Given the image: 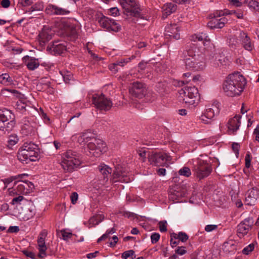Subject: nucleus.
I'll list each match as a JSON object with an SVG mask.
<instances>
[{
	"label": "nucleus",
	"mask_w": 259,
	"mask_h": 259,
	"mask_svg": "<svg viewBox=\"0 0 259 259\" xmlns=\"http://www.w3.org/2000/svg\"><path fill=\"white\" fill-rule=\"evenodd\" d=\"M246 84V80L240 72L229 74L224 81L223 90L228 96H239L243 92Z\"/></svg>",
	"instance_id": "obj_1"
},
{
	"label": "nucleus",
	"mask_w": 259,
	"mask_h": 259,
	"mask_svg": "<svg viewBox=\"0 0 259 259\" xmlns=\"http://www.w3.org/2000/svg\"><path fill=\"white\" fill-rule=\"evenodd\" d=\"M195 49L192 47L183 53L186 68L194 71L202 70L205 67V63L202 56L195 54Z\"/></svg>",
	"instance_id": "obj_2"
},
{
	"label": "nucleus",
	"mask_w": 259,
	"mask_h": 259,
	"mask_svg": "<svg viewBox=\"0 0 259 259\" xmlns=\"http://www.w3.org/2000/svg\"><path fill=\"white\" fill-rule=\"evenodd\" d=\"M61 165L66 172H72L77 168L81 162L77 153L72 150H68L62 156Z\"/></svg>",
	"instance_id": "obj_3"
},
{
	"label": "nucleus",
	"mask_w": 259,
	"mask_h": 259,
	"mask_svg": "<svg viewBox=\"0 0 259 259\" xmlns=\"http://www.w3.org/2000/svg\"><path fill=\"white\" fill-rule=\"evenodd\" d=\"M118 1L126 15L146 19V18L141 14L139 5L136 0H118Z\"/></svg>",
	"instance_id": "obj_4"
},
{
	"label": "nucleus",
	"mask_w": 259,
	"mask_h": 259,
	"mask_svg": "<svg viewBox=\"0 0 259 259\" xmlns=\"http://www.w3.org/2000/svg\"><path fill=\"white\" fill-rule=\"evenodd\" d=\"M15 125L14 116L12 113L5 110L0 112V130L4 133H9Z\"/></svg>",
	"instance_id": "obj_5"
},
{
	"label": "nucleus",
	"mask_w": 259,
	"mask_h": 259,
	"mask_svg": "<svg viewBox=\"0 0 259 259\" xmlns=\"http://www.w3.org/2000/svg\"><path fill=\"white\" fill-rule=\"evenodd\" d=\"M193 171L196 176L199 179L208 177L212 171L211 165L206 161L198 159L193 164Z\"/></svg>",
	"instance_id": "obj_6"
},
{
	"label": "nucleus",
	"mask_w": 259,
	"mask_h": 259,
	"mask_svg": "<svg viewBox=\"0 0 259 259\" xmlns=\"http://www.w3.org/2000/svg\"><path fill=\"white\" fill-rule=\"evenodd\" d=\"M180 95L183 98L184 102L189 105H194L199 97L198 91L195 86H187L183 89Z\"/></svg>",
	"instance_id": "obj_7"
},
{
	"label": "nucleus",
	"mask_w": 259,
	"mask_h": 259,
	"mask_svg": "<svg viewBox=\"0 0 259 259\" xmlns=\"http://www.w3.org/2000/svg\"><path fill=\"white\" fill-rule=\"evenodd\" d=\"M34 188L33 184L29 181H19L15 182L12 188L8 189L10 194H27Z\"/></svg>",
	"instance_id": "obj_8"
},
{
	"label": "nucleus",
	"mask_w": 259,
	"mask_h": 259,
	"mask_svg": "<svg viewBox=\"0 0 259 259\" xmlns=\"http://www.w3.org/2000/svg\"><path fill=\"white\" fill-rule=\"evenodd\" d=\"M148 158L151 164L157 166H163L166 161H170L171 159V157L166 153L154 152L150 153Z\"/></svg>",
	"instance_id": "obj_9"
},
{
	"label": "nucleus",
	"mask_w": 259,
	"mask_h": 259,
	"mask_svg": "<svg viewBox=\"0 0 259 259\" xmlns=\"http://www.w3.org/2000/svg\"><path fill=\"white\" fill-rule=\"evenodd\" d=\"M129 93L133 97L140 99L146 96L147 89L146 85L139 81L132 83L129 86Z\"/></svg>",
	"instance_id": "obj_10"
},
{
	"label": "nucleus",
	"mask_w": 259,
	"mask_h": 259,
	"mask_svg": "<svg viewBox=\"0 0 259 259\" xmlns=\"http://www.w3.org/2000/svg\"><path fill=\"white\" fill-rule=\"evenodd\" d=\"M99 25L108 31L118 32L121 30V25L118 24L114 20H111L105 16L102 17L98 21Z\"/></svg>",
	"instance_id": "obj_11"
},
{
	"label": "nucleus",
	"mask_w": 259,
	"mask_h": 259,
	"mask_svg": "<svg viewBox=\"0 0 259 259\" xmlns=\"http://www.w3.org/2000/svg\"><path fill=\"white\" fill-rule=\"evenodd\" d=\"M98 185H105L108 181L112 169L104 163H101L98 166Z\"/></svg>",
	"instance_id": "obj_12"
},
{
	"label": "nucleus",
	"mask_w": 259,
	"mask_h": 259,
	"mask_svg": "<svg viewBox=\"0 0 259 259\" xmlns=\"http://www.w3.org/2000/svg\"><path fill=\"white\" fill-rule=\"evenodd\" d=\"M219 112V108L215 105H212L206 109L204 113L200 117V119L205 124L210 123L211 120L218 115Z\"/></svg>",
	"instance_id": "obj_13"
},
{
	"label": "nucleus",
	"mask_w": 259,
	"mask_h": 259,
	"mask_svg": "<svg viewBox=\"0 0 259 259\" xmlns=\"http://www.w3.org/2000/svg\"><path fill=\"white\" fill-rule=\"evenodd\" d=\"M252 224V219L248 218L238 224L237 231L239 237L241 238L247 234L249 230L251 229Z\"/></svg>",
	"instance_id": "obj_14"
},
{
	"label": "nucleus",
	"mask_w": 259,
	"mask_h": 259,
	"mask_svg": "<svg viewBox=\"0 0 259 259\" xmlns=\"http://www.w3.org/2000/svg\"><path fill=\"white\" fill-rule=\"evenodd\" d=\"M18 159L22 162H26L27 163V160L31 161H35L39 158V153L37 152H30L26 150H19L17 154Z\"/></svg>",
	"instance_id": "obj_15"
},
{
	"label": "nucleus",
	"mask_w": 259,
	"mask_h": 259,
	"mask_svg": "<svg viewBox=\"0 0 259 259\" xmlns=\"http://www.w3.org/2000/svg\"><path fill=\"white\" fill-rule=\"evenodd\" d=\"M47 235V232L46 230L41 231L37 239V245L39 253L38 256L40 258H44L46 256V250L47 247L46 245L45 239Z\"/></svg>",
	"instance_id": "obj_16"
},
{
	"label": "nucleus",
	"mask_w": 259,
	"mask_h": 259,
	"mask_svg": "<svg viewBox=\"0 0 259 259\" xmlns=\"http://www.w3.org/2000/svg\"><path fill=\"white\" fill-rule=\"evenodd\" d=\"M258 197L259 188L257 187H253L247 191L245 199V203L248 205H253L255 204V203Z\"/></svg>",
	"instance_id": "obj_17"
},
{
	"label": "nucleus",
	"mask_w": 259,
	"mask_h": 259,
	"mask_svg": "<svg viewBox=\"0 0 259 259\" xmlns=\"http://www.w3.org/2000/svg\"><path fill=\"white\" fill-rule=\"evenodd\" d=\"M111 101L106 97L104 95L101 94L98 96V110L101 112L104 113L111 109L112 106Z\"/></svg>",
	"instance_id": "obj_18"
},
{
	"label": "nucleus",
	"mask_w": 259,
	"mask_h": 259,
	"mask_svg": "<svg viewBox=\"0 0 259 259\" xmlns=\"http://www.w3.org/2000/svg\"><path fill=\"white\" fill-rule=\"evenodd\" d=\"M53 34V32L49 26H44L38 35V40L40 45H44L46 42L51 40Z\"/></svg>",
	"instance_id": "obj_19"
},
{
	"label": "nucleus",
	"mask_w": 259,
	"mask_h": 259,
	"mask_svg": "<svg viewBox=\"0 0 259 259\" xmlns=\"http://www.w3.org/2000/svg\"><path fill=\"white\" fill-rule=\"evenodd\" d=\"M239 40L242 47L248 51H251L254 48V45L250 37L248 36L247 33L244 31H241L239 34Z\"/></svg>",
	"instance_id": "obj_20"
},
{
	"label": "nucleus",
	"mask_w": 259,
	"mask_h": 259,
	"mask_svg": "<svg viewBox=\"0 0 259 259\" xmlns=\"http://www.w3.org/2000/svg\"><path fill=\"white\" fill-rule=\"evenodd\" d=\"M111 180L112 183L117 182L128 183L131 181L130 178L127 176L125 171H123L119 168L116 169V170L114 171Z\"/></svg>",
	"instance_id": "obj_21"
},
{
	"label": "nucleus",
	"mask_w": 259,
	"mask_h": 259,
	"mask_svg": "<svg viewBox=\"0 0 259 259\" xmlns=\"http://www.w3.org/2000/svg\"><path fill=\"white\" fill-rule=\"evenodd\" d=\"M47 49L54 55L61 54L66 50V46L64 42L60 41H54L53 44L49 46Z\"/></svg>",
	"instance_id": "obj_22"
},
{
	"label": "nucleus",
	"mask_w": 259,
	"mask_h": 259,
	"mask_svg": "<svg viewBox=\"0 0 259 259\" xmlns=\"http://www.w3.org/2000/svg\"><path fill=\"white\" fill-rule=\"evenodd\" d=\"M46 12L50 15H64L68 14L70 11L66 9L50 4L46 8Z\"/></svg>",
	"instance_id": "obj_23"
},
{
	"label": "nucleus",
	"mask_w": 259,
	"mask_h": 259,
	"mask_svg": "<svg viewBox=\"0 0 259 259\" xmlns=\"http://www.w3.org/2000/svg\"><path fill=\"white\" fill-rule=\"evenodd\" d=\"M179 31V28L176 24L167 25L165 30V35L178 40L180 38Z\"/></svg>",
	"instance_id": "obj_24"
},
{
	"label": "nucleus",
	"mask_w": 259,
	"mask_h": 259,
	"mask_svg": "<svg viewBox=\"0 0 259 259\" xmlns=\"http://www.w3.org/2000/svg\"><path fill=\"white\" fill-rule=\"evenodd\" d=\"M241 115H236L233 118H231L228 122L229 132L231 134H235L236 131L240 126Z\"/></svg>",
	"instance_id": "obj_25"
},
{
	"label": "nucleus",
	"mask_w": 259,
	"mask_h": 259,
	"mask_svg": "<svg viewBox=\"0 0 259 259\" xmlns=\"http://www.w3.org/2000/svg\"><path fill=\"white\" fill-rule=\"evenodd\" d=\"M90 141H96V134L92 133L91 130L82 133L77 139L78 142L80 144L88 143Z\"/></svg>",
	"instance_id": "obj_26"
},
{
	"label": "nucleus",
	"mask_w": 259,
	"mask_h": 259,
	"mask_svg": "<svg viewBox=\"0 0 259 259\" xmlns=\"http://www.w3.org/2000/svg\"><path fill=\"white\" fill-rule=\"evenodd\" d=\"M228 22L226 17H222L220 19L214 18L207 23V26L211 29L222 28Z\"/></svg>",
	"instance_id": "obj_27"
},
{
	"label": "nucleus",
	"mask_w": 259,
	"mask_h": 259,
	"mask_svg": "<svg viewBox=\"0 0 259 259\" xmlns=\"http://www.w3.org/2000/svg\"><path fill=\"white\" fill-rule=\"evenodd\" d=\"M23 61L27 66L28 69L30 70H34L39 65L38 59L34 57L26 56L23 58Z\"/></svg>",
	"instance_id": "obj_28"
},
{
	"label": "nucleus",
	"mask_w": 259,
	"mask_h": 259,
	"mask_svg": "<svg viewBox=\"0 0 259 259\" xmlns=\"http://www.w3.org/2000/svg\"><path fill=\"white\" fill-rule=\"evenodd\" d=\"M162 9V17L165 18L176 11L177 6L171 3H167L163 5Z\"/></svg>",
	"instance_id": "obj_29"
},
{
	"label": "nucleus",
	"mask_w": 259,
	"mask_h": 259,
	"mask_svg": "<svg viewBox=\"0 0 259 259\" xmlns=\"http://www.w3.org/2000/svg\"><path fill=\"white\" fill-rule=\"evenodd\" d=\"M35 133V128L29 123H25L22 126L21 134L23 136H28L33 135Z\"/></svg>",
	"instance_id": "obj_30"
},
{
	"label": "nucleus",
	"mask_w": 259,
	"mask_h": 259,
	"mask_svg": "<svg viewBox=\"0 0 259 259\" xmlns=\"http://www.w3.org/2000/svg\"><path fill=\"white\" fill-rule=\"evenodd\" d=\"M20 150H26L30 152H37V153H39L38 146L31 142L24 143L23 146L20 148Z\"/></svg>",
	"instance_id": "obj_31"
},
{
	"label": "nucleus",
	"mask_w": 259,
	"mask_h": 259,
	"mask_svg": "<svg viewBox=\"0 0 259 259\" xmlns=\"http://www.w3.org/2000/svg\"><path fill=\"white\" fill-rule=\"evenodd\" d=\"M184 194L178 191H171L169 194V199L174 201L179 202Z\"/></svg>",
	"instance_id": "obj_32"
},
{
	"label": "nucleus",
	"mask_w": 259,
	"mask_h": 259,
	"mask_svg": "<svg viewBox=\"0 0 259 259\" xmlns=\"http://www.w3.org/2000/svg\"><path fill=\"white\" fill-rule=\"evenodd\" d=\"M244 4L251 9L259 11V3L255 0H245Z\"/></svg>",
	"instance_id": "obj_33"
},
{
	"label": "nucleus",
	"mask_w": 259,
	"mask_h": 259,
	"mask_svg": "<svg viewBox=\"0 0 259 259\" xmlns=\"http://www.w3.org/2000/svg\"><path fill=\"white\" fill-rule=\"evenodd\" d=\"M108 150L106 143L103 140L98 139V151L101 154L106 153Z\"/></svg>",
	"instance_id": "obj_34"
},
{
	"label": "nucleus",
	"mask_w": 259,
	"mask_h": 259,
	"mask_svg": "<svg viewBox=\"0 0 259 259\" xmlns=\"http://www.w3.org/2000/svg\"><path fill=\"white\" fill-rule=\"evenodd\" d=\"M196 39L199 41H202L204 46L207 45V42H209L210 38L206 33H201L195 35Z\"/></svg>",
	"instance_id": "obj_35"
},
{
	"label": "nucleus",
	"mask_w": 259,
	"mask_h": 259,
	"mask_svg": "<svg viewBox=\"0 0 259 259\" xmlns=\"http://www.w3.org/2000/svg\"><path fill=\"white\" fill-rule=\"evenodd\" d=\"M12 80L8 73L0 74V83L8 84L12 82Z\"/></svg>",
	"instance_id": "obj_36"
},
{
	"label": "nucleus",
	"mask_w": 259,
	"mask_h": 259,
	"mask_svg": "<svg viewBox=\"0 0 259 259\" xmlns=\"http://www.w3.org/2000/svg\"><path fill=\"white\" fill-rule=\"evenodd\" d=\"M96 143H97V140L95 141H90L88 142V147L90 150H91L90 153L92 154L93 155H95V154L97 153L96 152Z\"/></svg>",
	"instance_id": "obj_37"
},
{
	"label": "nucleus",
	"mask_w": 259,
	"mask_h": 259,
	"mask_svg": "<svg viewBox=\"0 0 259 259\" xmlns=\"http://www.w3.org/2000/svg\"><path fill=\"white\" fill-rule=\"evenodd\" d=\"M131 257L132 259L136 258L135 251L133 250H129L125 251L122 253L121 257L123 259H127L128 257Z\"/></svg>",
	"instance_id": "obj_38"
},
{
	"label": "nucleus",
	"mask_w": 259,
	"mask_h": 259,
	"mask_svg": "<svg viewBox=\"0 0 259 259\" xmlns=\"http://www.w3.org/2000/svg\"><path fill=\"white\" fill-rule=\"evenodd\" d=\"M179 174L181 176L189 177L191 175L190 169L188 167H183L179 171Z\"/></svg>",
	"instance_id": "obj_39"
},
{
	"label": "nucleus",
	"mask_w": 259,
	"mask_h": 259,
	"mask_svg": "<svg viewBox=\"0 0 259 259\" xmlns=\"http://www.w3.org/2000/svg\"><path fill=\"white\" fill-rule=\"evenodd\" d=\"M144 97L146 98V100L152 102L156 99L157 95L156 93H154L152 91H147L146 96H145Z\"/></svg>",
	"instance_id": "obj_40"
},
{
	"label": "nucleus",
	"mask_w": 259,
	"mask_h": 259,
	"mask_svg": "<svg viewBox=\"0 0 259 259\" xmlns=\"http://www.w3.org/2000/svg\"><path fill=\"white\" fill-rule=\"evenodd\" d=\"M226 14H230V15L234 14L238 19H242L243 18V12L241 10H239V11H235V10L227 11V12H226Z\"/></svg>",
	"instance_id": "obj_41"
},
{
	"label": "nucleus",
	"mask_w": 259,
	"mask_h": 259,
	"mask_svg": "<svg viewBox=\"0 0 259 259\" xmlns=\"http://www.w3.org/2000/svg\"><path fill=\"white\" fill-rule=\"evenodd\" d=\"M238 45V39L236 37L232 36L230 38L229 41V45L231 48L235 49L237 47Z\"/></svg>",
	"instance_id": "obj_42"
},
{
	"label": "nucleus",
	"mask_w": 259,
	"mask_h": 259,
	"mask_svg": "<svg viewBox=\"0 0 259 259\" xmlns=\"http://www.w3.org/2000/svg\"><path fill=\"white\" fill-rule=\"evenodd\" d=\"M60 232L62 234L63 239L66 241L71 238L73 235L71 232L67 231L65 229L62 230Z\"/></svg>",
	"instance_id": "obj_43"
},
{
	"label": "nucleus",
	"mask_w": 259,
	"mask_h": 259,
	"mask_svg": "<svg viewBox=\"0 0 259 259\" xmlns=\"http://www.w3.org/2000/svg\"><path fill=\"white\" fill-rule=\"evenodd\" d=\"M115 232V229L112 228L110 230L107 231L106 233L103 234L100 238H98V242L107 238L110 234H112Z\"/></svg>",
	"instance_id": "obj_44"
},
{
	"label": "nucleus",
	"mask_w": 259,
	"mask_h": 259,
	"mask_svg": "<svg viewBox=\"0 0 259 259\" xmlns=\"http://www.w3.org/2000/svg\"><path fill=\"white\" fill-rule=\"evenodd\" d=\"M62 75L66 83H69L73 77L71 73L70 72H65L64 74H62Z\"/></svg>",
	"instance_id": "obj_45"
},
{
	"label": "nucleus",
	"mask_w": 259,
	"mask_h": 259,
	"mask_svg": "<svg viewBox=\"0 0 259 259\" xmlns=\"http://www.w3.org/2000/svg\"><path fill=\"white\" fill-rule=\"evenodd\" d=\"M254 248V244L253 243H251L245 248L242 250V253L244 254H248L250 252H251Z\"/></svg>",
	"instance_id": "obj_46"
},
{
	"label": "nucleus",
	"mask_w": 259,
	"mask_h": 259,
	"mask_svg": "<svg viewBox=\"0 0 259 259\" xmlns=\"http://www.w3.org/2000/svg\"><path fill=\"white\" fill-rule=\"evenodd\" d=\"M159 230L161 232L167 231V222L166 221H160L158 223Z\"/></svg>",
	"instance_id": "obj_47"
},
{
	"label": "nucleus",
	"mask_w": 259,
	"mask_h": 259,
	"mask_svg": "<svg viewBox=\"0 0 259 259\" xmlns=\"http://www.w3.org/2000/svg\"><path fill=\"white\" fill-rule=\"evenodd\" d=\"M18 141L19 139L16 136L11 135L10 136L8 142L10 145L13 146L16 144Z\"/></svg>",
	"instance_id": "obj_48"
},
{
	"label": "nucleus",
	"mask_w": 259,
	"mask_h": 259,
	"mask_svg": "<svg viewBox=\"0 0 259 259\" xmlns=\"http://www.w3.org/2000/svg\"><path fill=\"white\" fill-rule=\"evenodd\" d=\"M97 225V217L95 215L91 217L89 221V227L90 228L95 227Z\"/></svg>",
	"instance_id": "obj_49"
},
{
	"label": "nucleus",
	"mask_w": 259,
	"mask_h": 259,
	"mask_svg": "<svg viewBox=\"0 0 259 259\" xmlns=\"http://www.w3.org/2000/svg\"><path fill=\"white\" fill-rule=\"evenodd\" d=\"M178 238L179 241L185 242L188 239L189 236L186 233L181 232L178 233Z\"/></svg>",
	"instance_id": "obj_50"
},
{
	"label": "nucleus",
	"mask_w": 259,
	"mask_h": 259,
	"mask_svg": "<svg viewBox=\"0 0 259 259\" xmlns=\"http://www.w3.org/2000/svg\"><path fill=\"white\" fill-rule=\"evenodd\" d=\"M109 14L114 17L119 15V10L117 7L111 8L109 9Z\"/></svg>",
	"instance_id": "obj_51"
},
{
	"label": "nucleus",
	"mask_w": 259,
	"mask_h": 259,
	"mask_svg": "<svg viewBox=\"0 0 259 259\" xmlns=\"http://www.w3.org/2000/svg\"><path fill=\"white\" fill-rule=\"evenodd\" d=\"M160 238V234L158 233H153L151 235V240L153 244L156 243Z\"/></svg>",
	"instance_id": "obj_52"
},
{
	"label": "nucleus",
	"mask_w": 259,
	"mask_h": 259,
	"mask_svg": "<svg viewBox=\"0 0 259 259\" xmlns=\"http://www.w3.org/2000/svg\"><path fill=\"white\" fill-rule=\"evenodd\" d=\"M175 252H176V253H177L179 255H182L185 254L187 252V251L185 249V247L181 246V247H178L175 250Z\"/></svg>",
	"instance_id": "obj_53"
},
{
	"label": "nucleus",
	"mask_w": 259,
	"mask_h": 259,
	"mask_svg": "<svg viewBox=\"0 0 259 259\" xmlns=\"http://www.w3.org/2000/svg\"><path fill=\"white\" fill-rule=\"evenodd\" d=\"M251 156L249 153H247L245 155V166L247 168H249L251 165Z\"/></svg>",
	"instance_id": "obj_54"
},
{
	"label": "nucleus",
	"mask_w": 259,
	"mask_h": 259,
	"mask_svg": "<svg viewBox=\"0 0 259 259\" xmlns=\"http://www.w3.org/2000/svg\"><path fill=\"white\" fill-rule=\"evenodd\" d=\"M89 99L90 100V102H91L92 104H94L96 108H97V100L96 94L93 95L92 96L89 95Z\"/></svg>",
	"instance_id": "obj_55"
},
{
	"label": "nucleus",
	"mask_w": 259,
	"mask_h": 259,
	"mask_svg": "<svg viewBox=\"0 0 259 259\" xmlns=\"http://www.w3.org/2000/svg\"><path fill=\"white\" fill-rule=\"evenodd\" d=\"M24 199L23 196H19L18 197L14 198L12 201V204L15 205L17 204H20V202Z\"/></svg>",
	"instance_id": "obj_56"
},
{
	"label": "nucleus",
	"mask_w": 259,
	"mask_h": 259,
	"mask_svg": "<svg viewBox=\"0 0 259 259\" xmlns=\"http://www.w3.org/2000/svg\"><path fill=\"white\" fill-rule=\"evenodd\" d=\"M109 69L113 73H116L118 70L119 67H118V66L116 65V64L114 63L109 65Z\"/></svg>",
	"instance_id": "obj_57"
},
{
	"label": "nucleus",
	"mask_w": 259,
	"mask_h": 259,
	"mask_svg": "<svg viewBox=\"0 0 259 259\" xmlns=\"http://www.w3.org/2000/svg\"><path fill=\"white\" fill-rule=\"evenodd\" d=\"M218 228V226L215 225H208L205 227V230L206 232H211L213 230H216Z\"/></svg>",
	"instance_id": "obj_58"
},
{
	"label": "nucleus",
	"mask_w": 259,
	"mask_h": 259,
	"mask_svg": "<svg viewBox=\"0 0 259 259\" xmlns=\"http://www.w3.org/2000/svg\"><path fill=\"white\" fill-rule=\"evenodd\" d=\"M232 149L234 152L236 153V156L239 154L240 145L237 143H233L232 144Z\"/></svg>",
	"instance_id": "obj_59"
},
{
	"label": "nucleus",
	"mask_w": 259,
	"mask_h": 259,
	"mask_svg": "<svg viewBox=\"0 0 259 259\" xmlns=\"http://www.w3.org/2000/svg\"><path fill=\"white\" fill-rule=\"evenodd\" d=\"M127 61H126L125 59H121L120 60H118L116 61L115 63L116 64V65L118 66V67H123L124 66V65L127 63Z\"/></svg>",
	"instance_id": "obj_60"
},
{
	"label": "nucleus",
	"mask_w": 259,
	"mask_h": 259,
	"mask_svg": "<svg viewBox=\"0 0 259 259\" xmlns=\"http://www.w3.org/2000/svg\"><path fill=\"white\" fill-rule=\"evenodd\" d=\"M71 203L73 204L76 203L78 199V194L76 192H73L71 194L70 196Z\"/></svg>",
	"instance_id": "obj_61"
},
{
	"label": "nucleus",
	"mask_w": 259,
	"mask_h": 259,
	"mask_svg": "<svg viewBox=\"0 0 259 259\" xmlns=\"http://www.w3.org/2000/svg\"><path fill=\"white\" fill-rule=\"evenodd\" d=\"M19 231V227L18 226H10L8 230L9 233H17Z\"/></svg>",
	"instance_id": "obj_62"
},
{
	"label": "nucleus",
	"mask_w": 259,
	"mask_h": 259,
	"mask_svg": "<svg viewBox=\"0 0 259 259\" xmlns=\"http://www.w3.org/2000/svg\"><path fill=\"white\" fill-rule=\"evenodd\" d=\"M1 6L4 8L9 7L10 5V0H2L1 3Z\"/></svg>",
	"instance_id": "obj_63"
},
{
	"label": "nucleus",
	"mask_w": 259,
	"mask_h": 259,
	"mask_svg": "<svg viewBox=\"0 0 259 259\" xmlns=\"http://www.w3.org/2000/svg\"><path fill=\"white\" fill-rule=\"evenodd\" d=\"M32 4V0H21V4L23 7H26L28 6H30Z\"/></svg>",
	"instance_id": "obj_64"
}]
</instances>
